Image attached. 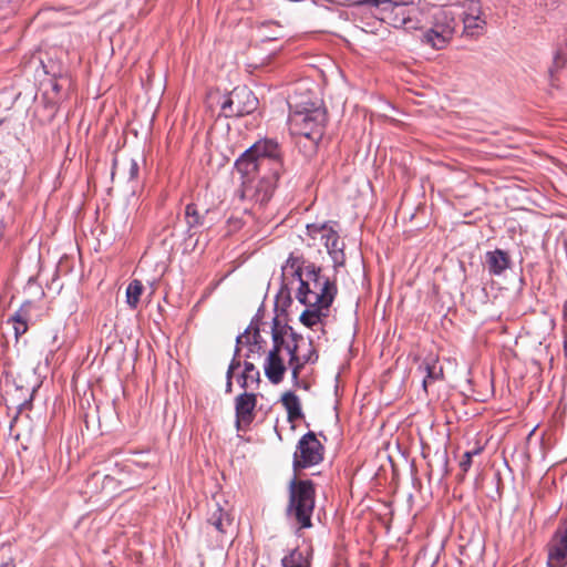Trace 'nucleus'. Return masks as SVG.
Instances as JSON below:
<instances>
[{
  "mask_svg": "<svg viewBox=\"0 0 567 567\" xmlns=\"http://www.w3.org/2000/svg\"><path fill=\"white\" fill-rule=\"evenodd\" d=\"M144 287L140 280H132L126 288V303L130 308L136 309L141 300Z\"/></svg>",
  "mask_w": 567,
  "mask_h": 567,
  "instance_id": "nucleus-23",
  "label": "nucleus"
},
{
  "mask_svg": "<svg viewBox=\"0 0 567 567\" xmlns=\"http://www.w3.org/2000/svg\"><path fill=\"white\" fill-rule=\"evenodd\" d=\"M286 355L289 358V365L292 369L293 379H298L300 369L309 362H315L318 355L310 340L297 337L285 327Z\"/></svg>",
  "mask_w": 567,
  "mask_h": 567,
  "instance_id": "nucleus-7",
  "label": "nucleus"
},
{
  "mask_svg": "<svg viewBox=\"0 0 567 567\" xmlns=\"http://www.w3.org/2000/svg\"><path fill=\"white\" fill-rule=\"evenodd\" d=\"M240 362L234 359L231 363L229 364L228 371H227V384H226V391L231 392V379L234 377V373L237 369H239Z\"/></svg>",
  "mask_w": 567,
  "mask_h": 567,
  "instance_id": "nucleus-29",
  "label": "nucleus"
},
{
  "mask_svg": "<svg viewBox=\"0 0 567 567\" xmlns=\"http://www.w3.org/2000/svg\"><path fill=\"white\" fill-rule=\"evenodd\" d=\"M127 172L131 179L138 175V164L135 159H130L127 162Z\"/></svg>",
  "mask_w": 567,
  "mask_h": 567,
  "instance_id": "nucleus-30",
  "label": "nucleus"
},
{
  "mask_svg": "<svg viewBox=\"0 0 567 567\" xmlns=\"http://www.w3.org/2000/svg\"><path fill=\"white\" fill-rule=\"evenodd\" d=\"M424 370L426 371V377L423 380V388L426 390L429 383L437 380L442 375V368H437L435 364H425Z\"/></svg>",
  "mask_w": 567,
  "mask_h": 567,
  "instance_id": "nucleus-26",
  "label": "nucleus"
},
{
  "mask_svg": "<svg viewBox=\"0 0 567 567\" xmlns=\"http://www.w3.org/2000/svg\"><path fill=\"white\" fill-rule=\"evenodd\" d=\"M29 311L25 306L21 307L9 320L12 323L16 339L21 337L28 331Z\"/></svg>",
  "mask_w": 567,
  "mask_h": 567,
  "instance_id": "nucleus-19",
  "label": "nucleus"
},
{
  "mask_svg": "<svg viewBox=\"0 0 567 567\" xmlns=\"http://www.w3.org/2000/svg\"><path fill=\"white\" fill-rule=\"evenodd\" d=\"M367 3L375 7L373 14L378 19L394 28L417 30L426 19L424 11L414 0H367Z\"/></svg>",
  "mask_w": 567,
  "mask_h": 567,
  "instance_id": "nucleus-3",
  "label": "nucleus"
},
{
  "mask_svg": "<svg viewBox=\"0 0 567 567\" xmlns=\"http://www.w3.org/2000/svg\"><path fill=\"white\" fill-rule=\"evenodd\" d=\"M259 371L255 368L254 363L245 362V368L240 375L237 378V382L243 389H247L258 383Z\"/></svg>",
  "mask_w": 567,
  "mask_h": 567,
  "instance_id": "nucleus-22",
  "label": "nucleus"
},
{
  "mask_svg": "<svg viewBox=\"0 0 567 567\" xmlns=\"http://www.w3.org/2000/svg\"><path fill=\"white\" fill-rule=\"evenodd\" d=\"M258 106V99L247 86L235 87L223 103V110L229 116L250 114Z\"/></svg>",
  "mask_w": 567,
  "mask_h": 567,
  "instance_id": "nucleus-11",
  "label": "nucleus"
},
{
  "mask_svg": "<svg viewBox=\"0 0 567 567\" xmlns=\"http://www.w3.org/2000/svg\"><path fill=\"white\" fill-rule=\"evenodd\" d=\"M271 338H272V349L268 352L264 371L265 375L268 380L278 384L282 381L284 374L286 372L285 365V357L286 355V337H285V327H281L278 320L275 318L271 322Z\"/></svg>",
  "mask_w": 567,
  "mask_h": 567,
  "instance_id": "nucleus-5",
  "label": "nucleus"
},
{
  "mask_svg": "<svg viewBox=\"0 0 567 567\" xmlns=\"http://www.w3.org/2000/svg\"><path fill=\"white\" fill-rule=\"evenodd\" d=\"M281 565L282 567H310L308 553L295 548L281 559Z\"/></svg>",
  "mask_w": 567,
  "mask_h": 567,
  "instance_id": "nucleus-21",
  "label": "nucleus"
},
{
  "mask_svg": "<svg viewBox=\"0 0 567 567\" xmlns=\"http://www.w3.org/2000/svg\"><path fill=\"white\" fill-rule=\"evenodd\" d=\"M2 122H3V121H2V120H0V125L2 124Z\"/></svg>",
  "mask_w": 567,
  "mask_h": 567,
  "instance_id": "nucleus-32",
  "label": "nucleus"
},
{
  "mask_svg": "<svg viewBox=\"0 0 567 567\" xmlns=\"http://www.w3.org/2000/svg\"><path fill=\"white\" fill-rule=\"evenodd\" d=\"M447 9L454 10L455 18L460 17L462 19L464 32L467 35L477 37L484 31L486 19L478 0H465L461 4H454L447 7Z\"/></svg>",
  "mask_w": 567,
  "mask_h": 567,
  "instance_id": "nucleus-9",
  "label": "nucleus"
},
{
  "mask_svg": "<svg viewBox=\"0 0 567 567\" xmlns=\"http://www.w3.org/2000/svg\"><path fill=\"white\" fill-rule=\"evenodd\" d=\"M282 282L285 285H297L300 286V282L303 281V275L306 271V266L303 267V261L299 257L290 256L286 264L282 266Z\"/></svg>",
  "mask_w": 567,
  "mask_h": 567,
  "instance_id": "nucleus-15",
  "label": "nucleus"
},
{
  "mask_svg": "<svg viewBox=\"0 0 567 567\" xmlns=\"http://www.w3.org/2000/svg\"><path fill=\"white\" fill-rule=\"evenodd\" d=\"M293 288L291 285H285L282 282L281 289L277 296V302H280L282 300V306H285L287 302L290 303V290Z\"/></svg>",
  "mask_w": 567,
  "mask_h": 567,
  "instance_id": "nucleus-27",
  "label": "nucleus"
},
{
  "mask_svg": "<svg viewBox=\"0 0 567 567\" xmlns=\"http://www.w3.org/2000/svg\"><path fill=\"white\" fill-rule=\"evenodd\" d=\"M318 231L321 235V239L324 240V246L333 261L334 268L343 266L346 261L344 244L338 234L327 226H322Z\"/></svg>",
  "mask_w": 567,
  "mask_h": 567,
  "instance_id": "nucleus-14",
  "label": "nucleus"
},
{
  "mask_svg": "<svg viewBox=\"0 0 567 567\" xmlns=\"http://www.w3.org/2000/svg\"><path fill=\"white\" fill-rule=\"evenodd\" d=\"M567 63V54L563 49H556L553 56V64L549 69L550 73L554 75L565 68Z\"/></svg>",
  "mask_w": 567,
  "mask_h": 567,
  "instance_id": "nucleus-25",
  "label": "nucleus"
},
{
  "mask_svg": "<svg viewBox=\"0 0 567 567\" xmlns=\"http://www.w3.org/2000/svg\"><path fill=\"white\" fill-rule=\"evenodd\" d=\"M481 452L480 449H475L473 451L465 452L463 460L460 463L461 468L463 472H467L472 464V457Z\"/></svg>",
  "mask_w": 567,
  "mask_h": 567,
  "instance_id": "nucleus-28",
  "label": "nucleus"
},
{
  "mask_svg": "<svg viewBox=\"0 0 567 567\" xmlns=\"http://www.w3.org/2000/svg\"><path fill=\"white\" fill-rule=\"evenodd\" d=\"M323 458V446L317 436L309 432L305 434L298 442L297 450L293 455V468L310 467L320 463Z\"/></svg>",
  "mask_w": 567,
  "mask_h": 567,
  "instance_id": "nucleus-10",
  "label": "nucleus"
},
{
  "mask_svg": "<svg viewBox=\"0 0 567 567\" xmlns=\"http://www.w3.org/2000/svg\"><path fill=\"white\" fill-rule=\"evenodd\" d=\"M315 508V487L310 481L293 478L289 486L288 513L296 518L300 527L311 526V515Z\"/></svg>",
  "mask_w": 567,
  "mask_h": 567,
  "instance_id": "nucleus-4",
  "label": "nucleus"
},
{
  "mask_svg": "<svg viewBox=\"0 0 567 567\" xmlns=\"http://www.w3.org/2000/svg\"><path fill=\"white\" fill-rule=\"evenodd\" d=\"M297 287L296 298L306 309L300 315V321L306 327L315 328L321 324L323 317L328 316L329 308L337 295V287L315 265H307L302 278Z\"/></svg>",
  "mask_w": 567,
  "mask_h": 567,
  "instance_id": "nucleus-2",
  "label": "nucleus"
},
{
  "mask_svg": "<svg viewBox=\"0 0 567 567\" xmlns=\"http://www.w3.org/2000/svg\"><path fill=\"white\" fill-rule=\"evenodd\" d=\"M281 403L287 410L289 421H295L302 416L300 400L293 392L284 393Z\"/></svg>",
  "mask_w": 567,
  "mask_h": 567,
  "instance_id": "nucleus-18",
  "label": "nucleus"
},
{
  "mask_svg": "<svg viewBox=\"0 0 567 567\" xmlns=\"http://www.w3.org/2000/svg\"><path fill=\"white\" fill-rule=\"evenodd\" d=\"M567 565V524L559 527L548 545V567H565Z\"/></svg>",
  "mask_w": 567,
  "mask_h": 567,
  "instance_id": "nucleus-13",
  "label": "nucleus"
},
{
  "mask_svg": "<svg viewBox=\"0 0 567 567\" xmlns=\"http://www.w3.org/2000/svg\"><path fill=\"white\" fill-rule=\"evenodd\" d=\"M485 264L489 274L498 276L509 266V257L507 252L496 249L494 251H487L485 257Z\"/></svg>",
  "mask_w": 567,
  "mask_h": 567,
  "instance_id": "nucleus-17",
  "label": "nucleus"
},
{
  "mask_svg": "<svg viewBox=\"0 0 567 567\" xmlns=\"http://www.w3.org/2000/svg\"><path fill=\"white\" fill-rule=\"evenodd\" d=\"M216 508L212 512L208 522L220 533H226L228 526L231 525L233 518L230 515L225 512L218 504L215 505Z\"/></svg>",
  "mask_w": 567,
  "mask_h": 567,
  "instance_id": "nucleus-20",
  "label": "nucleus"
},
{
  "mask_svg": "<svg viewBox=\"0 0 567 567\" xmlns=\"http://www.w3.org/2000/svg\"><path fill=\"white\" fill-rule=\"evenodd\" d=\"M256 395L252 393H243L236 399V415L238 421L250 422L256 406Z\"/></svg>",
  "mask_w": 567,
  "mask_h": 567,
  "instance_id": "nucleus-16",
  "label": "nucleus"
},
{
  "mask_svg": "<svg viewBox=\"0 0 567 567\" xmlns=\"http://www.w3.org/2000/svg\"><path fill=\"white\" fill-rule=\"evenodd\" d=\"M185 218L189 228L198 227L203 224V215L194 204H188L186 206Z\"/></svg>",
  "mask_w": 567,
  "mask_h": 567,
  "instance_id": "nucleus-24",
  "label": "nucleus"
},
{
  "mask_svg": "<svg viewBox=\"0 0 567 567\" xmlns=\"http://www.w3.org/2000/svg\"><path fill=\"white\" fill-rule=\"evenodd\" d=\"M0 567H16L12 559H8L7 561H3Z\"/></svg>",
  "mask_w": 567,
  "mask_h": 567,
  "instance_id": "nucleus-31",
  "label": "nucleus"
},
{
  "mask_svg": "<svg viewBox=\"0 0 567 567\" xmlns=\"http://www.w3.org/2000/svg\"><path fill=\"white\" fill-rule=\"evenodd\" d=\"M433 19V25L423 34V42L433 49L441 50L453 38L456 25L455 12L446 7L437 10Z\"/></svg>",
  "mask_w": 567,
  "mask_h": 567,
  "instance_id": "nucleus-6",
  "label": "nucleus"
},
{
  "mask_svg": "<svg viewBox=\"0 0 567 567\" xmlns=\"http://www.w3.org/2000/svg\"><path fill=\"white\" fill-rule=\"evenodd\" d=\"M267 341L258 327L249 326L246 331L237 337V351L241 352L245 348V355L249 359L259 358L265 352Z\"/></svg>",
  "mask_w": 567,
  "mask_h": 567,
  "instance_id": "nucleus-12",
  "label": "nucleus"
},
{
  "mask_svg": "<svg viewBox=\"0 0 567 567\" xmlns=\"http://www.w3.org/2000/svg\"><path fill=\"white\" fill-rule=\"evenodd\" d=\"M236 168L247 177L262 173L257 182H243L236 193L240 200L251 204L249 209H261L270 200L282 169L278 143L269 138L256 142L236 161Z\"/></svg>",
  "mask_w": 567,
  "mask_h": 567,
  "instance_id": "nucleus-1",
  "label": "nucleus"
},
{
  "mask_svg": "<svg viewBox=\"0 0 567 567\" xmlns=\"http://www.w3.org/2000/svg\"><path fill=\"white\" fill-rule=\"evenodd\" d=\"M290 121L296 133L313 142H318L323 134L326 112L320 107L296 111Z\"/></svg>",
  "mask_w": 567,
  "mask_h": 567,
  "instance_id": "nucleus-8",
  "label": "nucleus"
}]
</instances>
